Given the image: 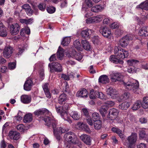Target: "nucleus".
I'll use <instances>...</instances> for the list:
<instances>
[{"label":"nucleus","mask_w":148,"mask_h":148,"mask_svg":"<svg viewBox=\"0 0 148 148\" xmlns=\"http://www.w3.org/2000/svg\"><path fill=\"white\" fill-rule=\"evenodd\" d=\"M95 95L96 97L103 99L104 100H106V97L101 92H95Z\"/></svg>","instance_id":"nucleus-41"},{"label":"nucleus","mask_w":148,"mask_h":148,"mask_svg":"<svg viewBox=\"0 0 148 148\" xmlns=\"http://www.w3.org/2000/svg\"><path fill=\"white\" fill-rule=\"evenodd\" d=\"M137 148H147V147L145 144L141 143L137 145Z\"/></svg>","instance_id":"nucleus-57"},{"label":"nucleus","mask_w":148,"mask_h":148,"mask_svg":"<svg viewBox=\"0 0 148 148\" xmlns=\"http://www.w3.org/2000/svg\"><path fill=\"white\" fill-rule=\"evenodd\" d=\"M109 79L108 76L106 75H103L101 76L99 79V82L103 84H106L109 83Z\"/></svg>","instance_id":"nucleus-24"},{"label":"nucleus","mask_w":148,"mask_h":148,"mask_svg":"<svg viewBox=\"0 0 148 148\" xmlns=\"http://www.w3.org/2000/svg\"><path fill=\"white\" fill-rule=\"evenodd\" d=\"M22 9L24 10L27 14H32L33 13V10H32L31 7L28 4H25L22 6Z\"/></svg>","instance_id":"nucleus-21"},{"label":"nucleus","mask_w":148,"mask_h":148,"mask_svg":"<svg viewBox=\"0 0 148 148\" xmlns=\"http://www.w3.org/2000/svg\"><path fill=\"white\" fill-rule=\"evenodd\" d=\"M71 39L70 37H66L64 38L61 44L64 46H66L69 43Z\"/></svg>","instance_id":"nucleus-44"},{"label":"nucleus","mask_w":148,"mask_h":148,"mask_svg":"<svg viewBox=\"0 0 148 148\" xmlns=\"http://www.w3.org/2000/svg\"><path fill=\"white\" fill-rule=\"evenodd\" d=\"M139 136L140 139H145L148 138V135L145 131L143 130L139 131Z\"/></svg>","instance_id":"nucleus-37"},{"label":"nucleus","mask_w":148,"mask_h":148,"mask_svg":"<svg viewBox=\"0 0 148 148\" xmlns=\"http://www.w3.org/2000/svg\"><path fill=\"white\" fill-rule=\"evenodd\" d=\"M7 35V33L6 31V28L5 26L4 28L0 29V36L3 37H6Z\"/></svg>","instance_id":"nucleus-45"},{"label":"nucleus","mask_w":148,"mask_h":148,"mask_svg":"<svg viewBox=\"0 0 148 148\" xmlns=\"http://www.w3.org/2000/svg\"><path fill=\"white\" fill-rule=\"evenodd\" d=\"M85 2L86 5L89 7H91L93 5L92 3L91 0H86Z\"/></svg>","instance_id":"nucleus-60"},{"label":"nucleus","mask_w":148,"mask_h":148,"mask_svg":"<svg viewBox=\"0 0 148 148\" xmlns=\"http://www.w3.org/2000/svg\"><path fill=\"white\" fill-rule=\"evenodd\" d=\"M127 61L128 64L131 66L135 65L136 64L139 62V61L134 59L128 60Z\"/></svg>","instance_id":"nucleus-46"},{"label":"nucleus","mask_w":148,"mask_h":148,"mask_svg":"<svg viewBox=\"0 0 148 148\" xmlns=\"http://www.w3.org/2000/svg\"><path fill=\"white\" fill-rule=\"evenodd\" d=\"M38 7L40 10L43 11L45 8L46 5L44 3H40L38 5Z\"/></svg>","instance_id":"nucleus-51"},{"label":"nucleus","mask_w":148,"mask_h":148,"mask_svg":"<svg viewBox=\"0 0 148 148\" xmlns=\"http://www.w3.org/2000/svg\"><path fill=\"white\" fill-rule=\"evenodd\" d=\"M130 104L127 101L124 102L119 106V108L123 110H127L130 106Z\"/></svg>","instance_id":"nucleus-33"},{"label":"nucleus","mask_w":148,"mask_h":148,"mask_svg":"<svg viewBox=\"0 0 148 148\" xmlns=\"http://www.w3.org/2000/svg\"><path fill=\"white\" fill-rule=\"evenodd\" d=\"M92 118L94 121L101 120L100 116L99 114L97 112H94L92 114Z\"/></svg>","instance_id":"nucleus-39"},{"label":"nucleus","mask_w":148,"mask_h":148,"mask_svg":"<svg viewBox=\"0 0 148 148\" xmlns=\"http://www.w3.org/2000/svg\"><path fill=\"white\" fill-rule=\"evenodd\" d=\"M48 85L49 84L48 83H45L43 85L42 87L44 91L49 90L48 88Z\"/></svg>","instance_id":"nucleus-63"},{"label":"nucleus","mask_w":148,"mask_h":148,"mask_svg":"<svg viewBox=\"0 0 148 148\" xmlns=\"http://www.w3.org/2000/svg\"><path fill=\"white\" fill-rule=\"evenodd\" d=\"M114 53L117 58H116L114 56L112 55L110 58V60L111 62L115 64L119 63L123 64V61L117 58L123 59L125 58H127L129 55L128 51L121 48L119 46H115L114 47Z\"/></svg>","instance_id":"nucleus-1"},{"label":"nucleus","mask_w":148,"mask_h":148,"mask_svg":"<svg viewBox=\"0 0 148 148\" xmlns=\"http://www.w3.org/2000/svg\"><path fill=\"white\" fill-rule=\"evenodd\" d=\"M33 83V81L31 79H28L25 82L24 84V89L26 91H29L30 90Z\"/></svg>","instance_id":"nucleus-16"},{"label":"nucleus","mask_w":148,"mask_h":148,"mask_svg":"<svg viewBox=\"0 0 148 148\" xmlns=\"http://www.w3.org/2000/svg\"><path fill=\"white\" fill-rule=\"evenodd\" d=\"M133 38V36L131 34L126 35L121 39L119 41V44L123 47H125L129 44V41H131Z\"/></svg>","instance_id":"nucleus-4"},{"label":"nucleus","mask_w":148,"mask_h":148,"mask_svg":"<svg viewBox=\"0 0 148 148\" xmlns=\"http://www.w3.org/2000/svg\"><path fill=\"white\" fill-rule=\"evenodd\" d=\"M7 146V145L4 140L1 141V148H5Z\"/></svg>","instance_id":"nucleus-64"},{"label":"nucleus","mask_w":148,"mask_h":148,"mask_svg":"<svg viewBox=\"0 0 148 148\" xmlns=\"http://www.w3.org/2000/svg\"><path fill=\"white\" fill-rule=\"evenodd\" d=\"M80 138L85 144L88 145H90L91 144V139L88 135L83 134L80 137Z\"/></svg>","instance_id":"nucleus-14"},{"label":"nucleus","mask_w":148,"mask_h":148,"mask_svg":"<svg viewBox=\"0 0 148 148\" xmlns=\"http://www.w3.org/2000/svg\"><path fill=\"white\" fill-rule=\"evenodd\" d=\"M93 124L94 128L96 130H100L102 127V121L100 120L94 121Z\"/></svg>","instance_id":"nucleus-34"},{"label":"nucleus","mask_w":148,"mask_h":148,"mask_svg":"<svg viewBox=\"0 0 148 148\" xmlns=\"http://www.w3.org/2000/svg\"><path fill=\"white\" fill-rule=\"evenodd\" d=\"M82 111L83 114L86 116V117H87V116H90L89 115V112L87 109L83 108L82 110Z\"/></svg>","instance_id":"nucleus-58"},{"label":"nucleus","mask_w":148,"mask_h":148,"mask_svg":"<svg viewBox=\"0 0 148 148\" xmlns=\"http://www.w3.org/2000/svg\"><path fill=\"white\" fill-rule=\"evenodd\" d=\"M135 68L134 67V66H130L128 68L127 71L129 73H133L136 72V71L134 69Z\"/></svg>","instance_id":"nucleus-56"},{"label":"nucleus","mask_w":148,"mask_h":148,"mask_svg":"<svg viewBox=\"0 0 148 148\" xmlns=\"http://www.w3.org/2000/svg\"><path fill=\"white\" fill-rule=\"evenodd\" d=\"M66 55L68 57L74 58L78 61L80 60L82 58V55L79 53H77L74 50H72L71 53H66Z\"/></svg>","instance_id":"nucleus-11"},{"label":"nucleus","mask_w":148,"mask_h":148,"mask_svg":"<svg viewBox=\"0 0 148 148\" xmlns=\"http://www.w3.org/2000/svg\"><path fill=\"white\" fill-rule=\"evenodd\" d=\"M64 140L70 144H75L77 141V138L76 135L71 132L65 134L64 136Z\"/></svg>","instance_id":"nucleus-3"},{"label":"nucleus","mask_w":148,"mask_h":148,"mask_svg":"<svg viewBox=\"0 0 148 148\" xmlns=\"http://www.w3.org/2000/svg\"><path fill=\"white\" fill-rule=\"evenodd\" d=\"M86 121L87 122L90 126H92L93 125V123L92 120L90 116H87L86 117Z\"/></svg>","instance_id":"nucleus-55"},{"label":"nucleus","mask_w":148,"mask_h":148,"mask_svg":"<svg viewBox=\"0 0 148 148\" xmlns=\"http://www.w3.org/2000/svg\"><path fill=\"white\" fill-rule=\"evenodd\" d=\"M8 135L11 139L17 140L20 138V134L16 131H11L9 132Z\"/></svg>","instance_id":"nucleus-17"},{"label":"nucleus","mask_w":148,"mask_h":148,"mask_svg":"<svg viewBox=\"0 0 148 148\" xmlns=\"http://www.w3.org/2000/svg\"><path fill=\"white\" fill-rule=\"evenodd\" d=\"M92 34V32L91 30L89 29H86L84 30H83L81 33V35L82 38L85 39H89L90 35Z\"/></svg>","instance_id":"nucleus-15"},{"label":"nucleus","mask_w":148,"mask_h":148,"mask_svg":"<svg viewBox=\"0 0 148 148\" xmlns=\"http://www.w3.org/2000/svg\"><path fill=\"white\" fill-rule=\"evenodd\" d=\"M74 45L75 47L77 49H79L81 46L79 42L77 40H75L74 42Z\"/></svg>","instance_id":"nucleus-48"},{"label":"nucleus","mask_w":148,"mask_h":148,"mask_svg":"<svg viewBox=\"0 0 148 148\" xmlns=\"http://www.w3.org/2000/svg\"><path fill=\"white\" fill-rule=\"evenodd\" d=\"M55 108L57 112L58 113H60V115L64 112L62 107H60L57 105H56Z\"/></svg>","instance_id":"nucleus-47"},{"label":"nucleus","mask_w":148,"mask_h":148,"mask_svg":"<svg viewBox=\"0 0 148 148\" xmlns=\"http://www.w3.org/2000/svg\"><path fill=\"white\" fill-rule=\"evenodd\" d=\"M56 10V8L53 7H50L48 8L47 9V12L50 14H52L54 13Z\"/></svg>","instance_id":"nucleus-53"},{"label":"nucleus","mask_w":148,"mask_h":148,"mask_svg":"<svg viewBox=\"0 0 148 148\" xmlns=\"http://www.w3.org/2000/svg\"><path fill=\"white\" fill-rule=\"evenodd\" d=\"M102 10V8L100 5H97L93 6L91 8V11L95 12H97Z\"/></svg>","instance_id":"nucleus-40"},{"label":"nucleus","mask_w":148,"mask_h":148,"mask_svg":"<svg viewBox=\"0 0 148 148\" xmlns=\"http://www.w3.org/2000/svg\"><path fill=\"white\" fill-rule=\"evenodd\" d=\"M99 32L105 37L108 38L111 35L110 29L106 27H101L99 29Z\"/></svg>","instance_id":"nucleus-13"},{"label":"nucleus","mask_w":148,"mask_h":148,"mask_svg":"<svg viewBox=\"0 0 148 148\" xmlns=\"http://www.w3.org/2000/svg\"><path fill=\"white\" fill-rule=\"evenodd\" d=\"M62 108L63 111L64 112H66L67 110H68L69 108V104L68 103H65L63 105Z\"/></svg>","instance_id":"nucleus-52"},{"label":"nucleus","mask_w":148,"mask_h":148,"mask_svg":"<svg viewBox=\"0 0 148 148\" xmlns=\"http://www.w3.org/2000/svg\"><path fill=\"white\" fill-rule=\"evenodd\" d=\"M24 126L23 124H19L17 126L16 128L17 130L21 132H23L24 131L25 129Z\"/></svg>","instance_id":"nucleus-49"},{"label":"nucleus","mask_w":148,"mask_h":148,"mask_svg":"<svg viewBox=\"0 0 148 148\" xmlns=\"http://www.w3.org/2000/svg\"><path fill=\"white\" fill-rule=\"evenodd\" d=\"M123 31L122 30L119 29L116 31L115 33L119 36H120L123 34Z\"/></svg>","instance_id":"nucleus-62"},{"label":"nucleus","mask_w":148,"mask_h":148,"mask_svg":"<svg viewBox=\"0 0 148 148\" xmlns=\"http://www.w3.org/2000/svg\"><path fill=\"white\" fill-rule=\"evenodd\" d=\"M112 130L113 132L117 134L121 138H123L124 134L122 133L121 130L118 128L113 127L112 128Z\"/></svg>","instance_id":"nucleus-31"},{"label":"nucleus","mask_w":148,"mask_h":148,"mask_svg":"<svg viewBox=\"0 0 148 148\" xmlns=\"http://www.w3.org/2000/svg\"><path fill=\"white\" fill-rule=\"evenodd\" d=\"M142 107L144 108H148V97H144L143 98V101L141 104Z\"/></svg>","instance_id":"nucleus-42"},{"label":"nucleus","mask_w":148,"mask_h":148,"mask_svg":"<svg viewBox=\"0 0 148 148\" xmlns=\"http://www.w3.org/2000/svg\"><path fill=\"white\" fill-rule=\"evenodd\" d=\"M48 66L50 68V71L51 72L54 71L60 72L62 70L61 64L57 62H53L49 64Z\"/></svg>","instance_id":"nucleus-6"},{"label":"nucleus","mask_w":148,"mask_h":148,"mask_svg":"<svg viewBox=\"0 0 148 148\" xmlns=\"http://www.w3.org/2000/svg\"><path fill=\"white\" fill-rule=\"evenodd\" d=\"M67 99L66 95L64 93L60 95L58 98V103L60 104H62L63 102L66 101Z\"/></svg>","instance_id":"nucleus-27"},{"label":"nucleus","mask_w":148,"mask_h":148,"mask_svg":"<svg viewBox=\"0 0 148 148\" xmlns=\"http://www.w3.org/2000/svg\"><path fill=\"white\" fill-rule=\"evenodd\" d=\"M62 117L66 121H67L70 123H72V121L70 119V116H68V114L66 112H64L61 114Z\"/></svg>","instance_id":"nucleus-38"},{"label":"nucleus","mask_w":148,"mask_h":148,"mask_svg":"<svg viewBox=\"0 0 148 148\" xmlns=\"http://www.w3.org/2000/svg\"><path fill=\"white\" fill-rule=\"evenodd\" d=\"M139 35L141 36H148V27H143L139 30Z\"/></svg>","instance_id":"nucleus-23"},{"label":"nucleus","mask_w":148,"mask_h":148,"mask_svg":"<svg viewBox=\"0 0 148 148\" xmlns=\"http://www.w3.org/2000/svg\"><path fill=\"white\" fill-rule=\"evenodd\" d=\"M119 24L116 22H114L112 23L110 26V27L112 29H114L118 27Z\"/></svg>","instance_id":"nucleus-59"},{"label":"nucleus","mask_w":148,"mask_h":148,"mask_svg":"<svg viewBox=\"0 0 148 148\" xmlns=\"http://www.w3.org/2000/svg\"><path fill=\"white\" fill-rule=\"evenodd\" d=\"M49 113V111L46 109L43 108L41 109H39L35 111L34 112V115L40 118H42V120L44 121V119L47 117H49L47 116L46 115Z\"/></svg>","instance_id":"nucleus-5"},{"label":"nucleus","mask_w":148,"mask_h":148,"mask_svg":"<svg viewBox=\"0 0 148 148\" xmlns=\"http://www.w3.org/2000/svg\"><path fill=\"white\" fill-rule=\"evenodd\" d=\"M44 119L46 123L45 125L47 126L52 127L53 129L54 134L56 132H57L58 134L61 133L60 130H62V128L57 127V123L55 120L48 117Z\"/></svg>","instance_id":"nucleus-2"},{"label":"nucleus","mask_w":148,"mask_h":148,"mask_svg":"<svg viewBox=\"0 0 148 148\" xmlns=\"http://www.w3.org/2000/svg\"><path fill=\"white\" fill-rule=\"evenodd\" d=\"M81 44L83 47L86 50L88 51L91 50L90 44L86 40H82Z\"/></svg>","instance_id":"nucleus-26"},{"label":"nucleus","mask_w":148,"mask_h":148,"mask_svg":"<svg viewBox=\"0 0 148 148\" xmlns=\"http://www.w3.org/2000/svg\"><path fill=\"white\" fill-rule=\"evenodd\" d=\"M130 96V94L129 92H125L123 95L120 97V98L118 99L117 100L119 102H121L123 100L128 99Z\"/></svg>","instance_id":"nucleus-28"},{"label":"nucleus","mask_w":148,"mask_h":148,"mask_svg":"<svg viewBox=\"0 0 148 148\" xmlns=\"http://www.w3.org/2000/svg\"><path fill=\"white\" fill-rule=\"evenodd\" d=\"M119 113V111L117 109L114 108L111 109L109 110L107 117L111 121L117 120Z\"/></svg>","instance_id":"nucleus-7"},{"label":"nucleus","mask_w":148,"mask_h":148,"mask_svg":"<svg viewBox=\"0 0 148 148\" xmlns=\"http://www.w3.org/2000/svg\"><path fill=\"white\" fill-rule=\"evenodd\" d=\"M137 8H140L146 10H148V1H145L142 3L136 6Z\"/></svg>","instance_id":"nucleus-29"},{"label":"nucleus","mask_w":148,"mask_h":148,"mask_svg":"<svg viewBox=\"0 0 148 148\" xmlns=\"http://www.w3.org/2000/svg\"><path fill=\"white\" fill-rule=\"evenodd\" d=\"M110 79L111 81L115 82L117 81H121L123 78L121 74L118 73L112 72L110 75Z\"/></svg>","instance_id":"nucleus-12"},{"label":"nucleus","mask_w":148,"mask_h":148,"mask_svg":"<svg viewBox=\"0 0 148 148\" xmlns=\"http://www.w3.org/2000/svg\"><path fill=\"white\" fill-rule=\"evenodd\" d=\"M122 83L127 89L131 90L132 89L134 92H136V90L138 88L139 84L138 82L134 84L130 82H128L125 83L123 81Z\"/></svg>","instance_id":"nucleus-8"},{"label":"nucleus","mask_w":148,"mask_h":148,"mask_svg":"<svg viewBox=\"0 0 148 148\" xmlns=\"http://www.w3.org/2000/svg\"><path fill=\"white\" fill-rule=\"evenodd\" d=\"M100 17L99 16L92 17L88 18L86 20V22L87 24H90L94 23H97L99 21Z\"/></svg>","instance_id":"nucleus-19"},{"label":"nucleus","mask_w":148,"mask_h":148,"mask_svg":"<svg viewBox=\"0 0 148 148\" xmlns=\"http://www.w3.org/2000/svg\"><path fill=\"white\" fill-rule=\"evenodd\" d=\"M8 68L11 69H13L16 67V63L14 62L9 63L8 64Z\"/></svg>","instance_id":"nucleus-50"},{"label":"nucleus","mask_w":148,"mask_h":148,"mask_svg":"<svg viewBox=\"0 0 148 148\" xmlns=\"http://www.w3.org/2000/svg\"><path fill=\"white\" fill-rule=\"evenodd\" d=\"M70 115L75 120H78L80 118V115L76 111H72Z\"/></svg>","instance_id":"nucleus-36"},{"label":"nucleus","mask_w":148,"mask_h":148,"mask_svg":"<svg viewBox=\"0 0 148 148\" xmlns=\"http://www.w3.org/2000/svg\"><path fill=\"white\" fill-rule=\"evenodd\" d=\"M49 60L50 62L54 61L56 60V54L52 55L49 58Z\"/></svg>","instance_id":"nucleus-61"},{"label":"nucleus","mask_w":148,"mask_h":148,"mask_svg":"<svg viewBox=\"0 0 148 148\" xmlns=\"http://www.w3.org/2000/svg\"><path fill=\"white\" fill-rule=\"evenodd\" d=\"M18 52L17 53L16 55H17L18 56H19L21 55L24 52V49L23 47L21 48L20 46V47L18 46Z\"/></svg>","instance_id":"nucleus-54"},{"label":"nucleus","mask_w":148,"mask_h":148,"mask_svg":"<svg viewBox=\"0 0 148 148\" xmlns=\"http://www.w3.org/2000/svg\"><path fill=\"white\" fill-rule=\"evenodd\" d=\"M31 97L28 95H23L21 97V101L24 103H29L31 102Z\"/></svg>","instance_id":"nucleus-22"},{"label":"nucleus","mask_w":148,"mask_h":148,"mask_svg":"<svg viewBox=\"0 0 148 148\" xmlns=\"http://www.w3.org/2000/svg\"><path fill=\"white\" fill-rule=\"evenodd\" d=\"M57 57L60 60L62 59L64 54V49L61 48L60 46L59 47L57 53Z\"/></svg>","instance_id":"nucleus-30"},{"label":"nucleus","mask_w":148,"mask_h":148,"mask_svg":"<svg viewBox=\"0 0 148 148\" xmlns=\"http://www.w3.org/2000/svg\"><path fill=\"white\" fill-rule=\"evenodd\" d=\"M14 51L13 48L10 46L5 47L3 51V56L6 58H9L12 56Z\"/></svg>","instance_id":"nucleus-9"},{"label":"nucleus","mask_w":148,"mask_h":148,"mask_svg":"<svg viewBox=\"0 0 148 148\" xmlns=\"http://www.w3.org/2000/svg\"><path fill=\"white\" fill-rule=\"evenodd\" d=\"M108 90L109 91L108 94L112 98L114 99L116 98L117 92L116 89L110 88L108 89Z\"/></svg>","instance_id":"nucleus-20"},{"label":"nucleus","mask_w":148,"mask_h":148,"mask_svg":"<svg viewBox=\"0 0 148 148\" xmlns=\"http://www.w3.org/2000/svg\"><path fill=\"white\" fill-rule=\"evenodd\" d=\"M137 135L136 133H132L127 138V140L130 144H133L136 141Z\"/></svg>","instance_id":"nucleus-25"},{"label":"nucleus","mask_w":148,"mask_h":148,"mask_svg":"<svg viewBox=\"0 0 148 148\" xmlns=\"http://www.w3.org/2000/svg\"><path fill=\"white\" fill-rule=\"evenodd\" d=\"M8 27L10 29V33L13 35H15L18 33L20 29L19 25L17 23L14 25L9 24Z\"/></svg>","instance_id":"nucleus-10"},{"label":"nucleus","mask_w":148,"mask_h":148,"mask_svg":"<svg viewBox=\"0 0 148 148\" xmlns=\"http://www.w3.org/2000/svg\"><path fill=\"white\" fill-rule=\"evenodd\" d=\"M88 95V92L87 90L84 88H83L81 90L77 92L76 96L78 97L84 98L87 97Z\"/></svg>","instance_id":"nucleus-18"},{"label":"nucleus","mask_w":148,"mask_h":148,"mask_svg":"<svg viewBox=\"0 0 148 148\" xmlns=\"http://www.w3.org/2000/svg\"><path fill=\"white\" fill-rule=\"evenodd\" d=\"M107 107L105 106H102L99 109V111L103 117H105L107 113Z\"/></svg>","instance_id":"nucleus-35"},{"label":"nucleus","mask_w":148,"mask_h":148,"mask_svg":"<svg viewBox=\"0 0 148 148\" xmlns=\"http://www.w3.org/2000/svg\"><path fill=\"white\" fill-rule=\"evenodd\" d=\"M141 101L138 100L134 103L132 107V109L134 110H136L140 108L141 106Z\"/></svg>","instance_id":"nucleus-43"},{"label":"nucleus","mask_w":148,"mask_h":148,"mask_svg":"<svg viewBox=\"0 0 148 148\" xmlns=\"http://www.w3.org/2000/svg\"><path fill=\"white\" fill-rule=\"evenodd\" d=\"M32 120V114H31L29 113L26 114L25 116L23 119V121L25 123H29Z\"/></svg>","instance_id":"nucleus-32"}]
</instances>
